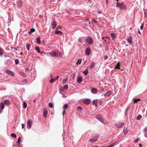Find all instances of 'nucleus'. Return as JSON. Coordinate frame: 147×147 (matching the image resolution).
Returning <instances> with one entry per match:
<instances>
[{
    "mask_svg": "<svg viewBox=\"0 0 147 147\" xmlns=\"http://www.w3.org/2000/svg\"><path fill=\"white\" fill-rule=\"evenodd\" d=\"M49 54L52 57H59L62 55V54L61 52H56L54 51L50 52Z\"/></svg>",
    "mask_w": 147,
    "mask_h": 147,
    "instance_id": "obj_1",
    "label": "nucleus"
},
{
    "mask_svg": "<svg viewBox=\"0 0 147 147\" xmlns=\"http://www.w3.org/2000/svg\"><path fill=\"white\" fill-rule=\"evenodd\" d=\"M116 6L117 7H119L121 9H123L126 10L127 9V7L124 4L122 3H119L117 2L116 3Z\"/></svg>",
    "mask_w": 147,
    "mask_h": 147,
    "instance_id": "obj_2",
    "label": "nucleus"
},
{
    "mask_svg": "<svg viewBox=\"0 0 147 147\" xmlns=\"http://www.w3.org/2000/svg\"><path fill=\"white\" fill-rule=\"evenodd\" d=\"M32 125V121L30 119H29L27 122V127L28 129H30Z\"/></svg>",
    "mask_w": 147,
    "mask_h": 147,
    "instance_id": "obj_3",
    "label": "nucleus"
},
{
    "mask_svg": "<svg viewBox=\"0 0 147 147\" xmlns=\"http://www.w3.org/2000/svg\"><path fill=\"white\" fill-rule=\"evenodd\" d=\"M87 42L90 45L93 43V40L92 38L90 36H88L86 39Z\"/></svg>",
    "mask_w": 147,
    "mask_h": 147,
    "instance_id": "obj_4",
    "label": "nucleus"
},
{
    "mask_svg": "<svg viewBox=\"0 0 147 147\" xmlns=\"http://www.w3.org/2000/svg\"><path fill=\"white\" fill-rule=\"evenodd\" d=\"M83 102L85 104L88 105L91 102V100L89 98H85L83 99Z\"/></svg>",
    "mask_w": 147,
    "mask_h": 147,
    "instance_id": "obj_5",
    "label": "nucleus"
},
{
    "mask_svg": "<svg viewBox=\"0 0 147 147\" xmlns=\"http://www.w3.org/2000/svg\"><path fill=\"white\" fill-rule=\"evenodd\" d=\"M85 53L87 55H89L91 52V50L89 47H87L85 50Z\"/></svg>",
    "mask_w": 147,
    "mask_h": 147,
    "instance_id": "obj_6",
    "label": "nucleus"
},
{
    "mask_svg": "<svg viewBox=\"0 0 147 147\" xmlns=\"http://www.w3.org/2000/svg\"><path fill=\"white\" fill-rule=\"evenodd\" d=\"M96 118L99 121L101 122L103 124H105V121L103 119L101 118L99 116H97L96 117Z\"/></svg>",
    "mask_w": 147,
    "mask_h": 147,
    "instance_id": "obj_7",
    "label": "nucleus"
},
{
    "mask_svg": "<svg viewBox=\"0 0 147 147\" xmlns=\"http://www.w3.org/2000/svg\"><path fill=\"white\" fill-rule=\"evenodd\" d=\"M98 99H96L92 101V105L96 107L98 106L97 103L98 102Z\"/></svg>",
    "mask_w": 147,
    "mask_h": 147,
    "instance_id": "obj_8",
    "label": "nucleus"
},
{
    "mask_svg": "<svg viewBox=\"0 0 147 147\" xmlns=\"http://www.w3.org/2000/svg\"><path fill=\"white\" fill-rule=\"evenodd\" d=\"M77 82L78 83H80L82 81V78L81 77L79 76L78 77L77 80H76Z\"/></svg>",
    "mask_w": 147,
    "mask_h": 147,
    "instance_id": "obj_9",
    "label": "nucleus"
},
{
    "mask_svg": "<svg viewBox=\"0 0 147 147\" xmlns=\"http://www.w3.org/2000/svg\"><path fill=\"white\" fill-rule=\"evenodd\" d=\"M48 114V111L44 109L43 111V116L44 118H46Z\"/></svg>",
    "mask_w": 147,
    "mask_h": 147,
    "instance_id": "obj_10",
    "label": "nucleus"
},
{
    "mask_svg": "<svg viewBox=\"0 0 147 147\" xmlns=\"http://www.w3.org/2000/svg\"><path fill=\"white\" fill-rule=\"evenodd\" d=\"M132 37L130 36L127 39V42H128V43L130 45H131L132 43Z\"/></svg>",
    "mask_w": 147,
    "mask_h": 147,
    "instance_id": "obj_11",
    "label": "nucleus"
},
{
    "mask_svg": "<svg viewBox=\"0 0 147 147\" xmlns=\"http://www.w3.org/2000/svg\"><path fill=\"white\" fill-rule=\"evenodd\" d=\"M124 124L123 123H118L115 124L116 126L118 128H120L123 127V125Z\"/></svg>",
    "mask_w": 147,
    "mask_h": 147,
    "instance_id": "obj_12",
    "label": "nucleus"
},
{
    "mask_svg": "<svg viewBox=\"0 0 147 147\" xmlns=\"http://www.w3.org/2000/svg\"><path fill=\"white\" fill-rule=\"evenodd\" d=\"M6 71L7 73L9 74H10L11 76H14V74L12 71L9 70H6Z\"/></svg>",
    "mask_w": 147,
    "mask_h": 147,
    "instance_id": "obj_13",
    "label": "nucleus"
},
{
    "mask_svg": "<svg viewBox=\"0 0 147 147\" xmlns=\"http://www.w3.org/2000/svg\"><path fill=\"white\" fill-rule=\"evenodd\" d=\"M91 92L92 93L96 94L98 92L97 89L96 88H91Z\"/></svg>",
    "mask_w": 147,
    "mask_h": 147,
    "instance_id": "obj_14",
    "label": "nucleus"
},
{
    "mask_svg": "<svg viewBox=\"0 0 147 147\" xmlns=\"http://www.w3.org/2000/svg\"><path fill=\"white\" fill-rule=\"evenodd\" d=\"M112 92L110 90H109L104 95L105 97L109 96L112 93Z\"/></svg>",
    "mask_w": 147,
    "mask_h": 147,
    "instance_id": "obj_15",
    "label": "nucleus"
},
{
    "mask_svg": "<svg viewBox=\"0 0 147 147\" xmlns=\"http://www.w3.org/2000/svg\"><path fill=\"white\" fill-rule=\"evenodd\" d=\"M35 31V30L34 28H31L30 30V31H29L28 32V33L29 34V35L31 34L32 32H34Z\"/></svg>",
    "mask_w": 147,
    "mask_h": 147,
    "instance_id": "obj_16",
    "label": "nucleus"
},
{
    "mask_svg": "<svg viewBox=\"0 0 147 147\" xmlns=\"http://www.w3.org/2000/svg\"><path fill=\"white\" fill-rule=\"evenodd\" d=\"M40 38H41L40 36H38L36 38V42L38 44H40V43L41 42V41L40 40Z\"/></svg>",
    "mask_w": 147,
    "mask_h": 147,
    "instance_id": "obj_17",
    "label": "nucleus"
},
{
    "mask_svg": "<svg viewBox=\"0 0 147 147\" xmlns=\"http://www.w3.org/2000/svg\"><path fill=\"white\" fill-rule=\"evenodd\" d=\"M4 104L7 105H9L10 103V101L9 99L5 100H4Z\"/></svg>",
    "mask_w": 147,
    "mask_h": 147,
    "instance_id": "obj_18",
    "label": "nucleus"
},
{
    "mask_svg": "<svg viewBox=\"0 0 147 147\" xmlns=\"http://www.w3.org/2000/svg\"><path fill=\"white\" fill-rule=\"evenodd\" d=\"M21 137H19L18 139V141L16 142V143L18 145H20V142L21 141Z\"/></svg>",
    "mask_w": 147,
    "mask_h": 147,
    "instance_id": "obj_19",
    "label": "nucleus"
},
{
    "mask_svg": "<svg viewBox=\"0 0 147 147\" xmlns=\"http://www.w3.org/2000/svg\"><path fill=\"white\" fill-rule=\"evenodd\" d=\"M66 131L65 129L64 128L63 129V132L62 134V136L63 137V140H64L65 137L64 136L66 135Z\"/></svg>",
    "mask_w": 147,
    "mask_h": 147,
    "instance_id": "obj_20",
    "label": "nucleus"
},
{
    "mask_svg": "<svg viewBox=\"0 0 147 147\" xmlns=\"http://www.w3.org/2000/svg\"><path fill=\"white\" fill-rule=\"evenodd\" d=\"M4 104L2 102H1L0 103V109L2 110H3L4 108Z\"/></svg>",
    "mask_w": 147,
    "mask_h": 147,
    "instance_id": "obj_21",
    "label": "nucleus"
},
{
    "mask_svg": "<svg viewBox=\"0 0 147 147\" xmlns=\"http://www.w3.org/2000/svg\"><path fill=\"white\" fill-rule=\"evenodd\" d=\"M55 34H58L59 35H61L62 34V32L60 30H56L54 32Z\"/></svg>",
    "mask_w": 147,
    "mask_h": 147,
    "instance_id": "obj_22",
    "label": "nucleus"
},
{
    "mask_svg": "<svg viewBox=\"0 0 147 147\" xmlns=\"http://www.w3.org/2000/svg\"><path fill=\"white\" fill-rule=\"evenodd\" d=\"M95 64V63L94 62L91 63V64L90 66V69H92L94 67Z\"/></svg>",
    "mask_w": 147,
    "mask_h": 147,
    "instance_id": "obj_23",
    "label": "nucleus"
},
{
    "mask_svg": "<svg viewBox=\"0 0 147 147\" xmlns=\"http://www.w3.org/2000/svg\"><path fill=\"white\" fill-rule=\"evenodd\" d=\"M35 49L37 51V53H40V51L39 47L38 46H36L35 47Z\"/></svg>",
    "mask_w": 147,
    "mask_h": 147,
    "instance_id": "obj_24",
    "label": "nucleus"
},
{
    "mask_svg": "<svg viewBox=\"0 0 147 147\" xmlns=\"http://www.w3.org/2000/svg\"><path fill=\"white\" fill-rule=\"evenodd\" d=\"M53 27L52 28L53 29H55L57 26V24H56V22L55 20H53Z\"/></svg>",
    "mask_w": 147,
    "mask_h": 147,
    "instance_id": "obj_25",
    "label": "nucleus"
},
{
    "mask_svg": "<svg viewBox=\"0 0 147 147\" xmlns=\"http://www.w3.org/2000/svg\"><path fill=\"white\" fill-rule=\"evenodd\" d=\"M115 69H121L119 63H118L117 64L115 67Z\"/></svg>",
    "mask_w": 147,
    "mask_h": 147,
    "instance_id": "obj_26",
    "label": "nucleus"
},
{
    "mask_svg": "<svg viewBox=\"0 0 147 147\" xmlns=\"http://www.w3.org/2000/svg\"><path fill=\"white\" fill-rule=\"evenodd\" d=\"M97 139H90L89 140V141L90 142H96Z\"/></svg>",
    "mask_w": 147,
    "mask_h": 147,
    "instance_id": "obj_27",
    "label": "nucleus"
},
{
    "mask_svg": "<svg viewBox=\"0 0 147 147\" xmlns=\"http://www.w3.org/2000/svg\"><path fill=\"white\" fill-rule=\"evenodd\" d=\"M133 100L134 101V103L137 102L138 101L140 100L141 99L140 98H134L133 99Z\"/></svg>",
    "mask_w": 147,
    "mask_h": 147,
    "instance_id": "obj_28",
    "label": "nucleus"
},
{
    "mask_svg": "<svg viewBox=\"0 0 147 147\" xmlns=\"http://www.w3.org/2000/svg\"><path fill=\"white\" fill-rule=\"evenodd\" d=\"M68 107V105L67 104H65L63 106V110H66L67 108Z\"/></svg>",
    "mask_w": 147,
    "mask_h": 147,
    "instance_id": "obj_29",
    "label": "nucleus"
},
{
    "mask_svg": "<svg viewBox=\"0 0 147 147\" xmlns=\"http://www.w3.org/2000/svg\"><path fill=\"white\" fill-rule=\"evenodd\" d=\"M128 131V130L127 129V127L125 128V127H124L123 130V132L125 134H126L127 133Z\"/></svg>",
    "mask_w": 147,
    "mask_h": 147,
    "instance_id": "obj_30",
    "label": "nucleus"
},
{
    "mask_svg": "<svg viewBox=\"0 0 147 147\" xmlns=\"http://www.w3.org/2000/svg\"><path fill=\"white\" fill-rule=\"evenodd\" d=\"M84 38L80 37L78 39V41L80 43H82L83 42Z\"/></svg>",
    "mask_w": 147,
    "mask_h": 147,
    "instance_id": "obj_31",
    "label": "nucleus"
},
{
    "mask_svg": "<svg viewBox=\"0 0 147 147\" xmlns=\"http://www.w3.org/2000/svg\"><path fill=\"white\" fill-rule=\"evenodd\" d=\"M82 62V59H78L77 61V62H76V64L77 65H78L79 64H80Z\"/></svg>",
    "mask_w": 147,
    "mask_h": 147,
    "instance_id": "obj_32",
    "label": "nucleus"
},
{
    "mask_svg": "<svg viewBox=\"0 0 147 147\" xmlns=\"http://www.w3.org/2000/svg\"><path fill=\"white\" fill-rule=\"evenodd\" d=\"M88 69L87 68L83 72V74L85 75H87L88 74Z\"/></svg>",
    "mask_w": 147,
    "mask_h": 147,
    "instance_id": "obj_33",
    "label": "nucleus"
},
{
    "mask_svg": "<svg viewBox=\"0 0 147 147\" xmlns=\"http://www.w3.org/2000/svg\"><path fill=\"white\" fill-rule=\"evenodd\" d=\"M110 35L113 39H114L116 38L115 34L113 33H111Z\"/></svg>",
    "mask_w": 147,
    "mask_h": 147,
    "instance_id": "obj_34",
    "label": "nucleus"
},
{
    "mask_svg": "<svg viewBox=\"0 0 147 147\" xmlns=\"http://www.w3.org/2000/svg\"><path fill=\"white\" fill-rule=\"evenodd\" d=\"M26 47L27 49L29 51L30 47V44H27L26 45Z\"/></svg>",
    "mask_w": 147,
    "mask_h": 147,
    "instance_id": "obj_35",
    "label": "nucleus"
},
{
    "mask_svg": "<svg viewBox=\"0 0 147 147\" xmlns=\"http://www.w3.org/2000/svg\"><path fill=\"white\" fill-rule=\"evenodd\" d=\"M3 49L1 48H0V56H1L3 54Z\"/></svg>",
    "mask_w": 147,
    "mask_h": 147,
    "instance_id": "obj_36",
    "label": "nucleus"
},
{
    "mask_svg": "<svg viewBox=\"0 0 147 147\" xmlns=\"http://www.w3.org/2000/svg\"><path fill=\"white\" fill-rule=\"evenodd\" d=\"M19 74L20 75L22 76L23 77H25L26 76V74L23 72H20Z\"/></svg>",
    "mask_w": 147,
    "mask_h": 147,
    "instance_id": "obj_37",
    "label": "nucleus"
},
{
    "mask_svg": "<svg viewBox=\"0 0 147 147\" xmlns=\"http://www.w3.org/2000/svg\"><path fill=\"white\" fill-rule=\"evenodd\" d=\"M27 106V104L25 102H23V108L24 109H25L26 108Z\"/></svg>",
    "mask_w": 147,
    "mask_h": 147,
    "instance_id": "obj_38",
    "label": "nucleus"
},
{
    "mask_svg": "<svg viewBox=\"0 0 147 147\" xmlns=\"http://www.w3.org/2000/svg\"><path fill=\"white\" fill-rule=\"evenodd\" d=\"M11 137L14 138H16V134L14 133H11Z\"/></svg>",
    "mask_w": 147,
    "mask_h": 147,
    "instance_id": "obj_39",
    "label": "nucleus"
},
{
    "mask_svg": "<svg viewBox=\"0 0 147 147\" xmlns=\"http://www.w3.org/2000/svg\"><path fill=\"white\" fill-rule=\"evenodd\" d=\"M63 90H67L68 89V86L67 85H64L63 86Z\"/></svg>",
    "mask_w": 147,
    "mask_h": 147,
    "instance_id": "obj_40",
    "label": "nucleus"
},
{
    "mask_svg": "<svg viewBox=\"0 0 147 147\" xmlns=\"http://www.w3.org/2000/svg\"><path fill=\"white\" fill-rule=\"evenodd\" d=\"M142 117V116L140 115H138L136 117V119L138 120H139Z\"/></svg>",
    "mask_w": 147,
    "mask_h": 147,
    "instance_id": "obj_41",
    "label": "nucleus"
},
{
    "mask_svg": "<svg viewBox=\"0 0 147 147\" xmlns=\"http://www.w3.org/2000/svg\"><path fill=\"white\" fill-rule=\"evenodd\" d=\"M49 106L50 108H52L53 107V105L52 102H50L49 103Z\"/></svg>",
    "mask_w": 147,
    "mask_h": 147,
    "instance_id": "obj_42",
    "label": "nucleus"
},
{
    "mask_svg": "<svg viewBox=\"0 0 147 147\" xmlns=\"http://www.w3.org/2000/svg\"><path fill=\"white\" fill-rule=\"evenodd\" d=\"M105 47L106 48L105 51L106 52H108L109 51V47L108 45H107L105 46Z\"/></svg>",
    "mask_w": 147,
    "mask_h": 147,
    "instance_id": "obj_43",
    "label": "nucleus"
},
{
    "mask_svg": "<svg viewBox=\"0 0 147 147\" xmlns=\"http://www.w3.org/2000/svg\"><path fill=\"white\" fill-rule=\"evenodd\" d=\"M77 109L78 111H80L82 109V107L79 106L77 107Z\"/></svg>",
    "mask_w": 147,
    "mask_h": 147,
    "instance_id": "obj_44",
    "label": "nucleus"
},
{
    "mask_svg": "<svg viewBox=\"0 0 147 147\" xmlns=\"http://www.w3.org/2000/svg\"><path fill=\"white\" fill-rule=\"evenodd\" d=\"M22 1H21V2H20V3H19V4H18V5H17L18 7H20L22 5Z\"/></svg>",
    "mask_w": 147,
    "mask_h": 147,
    "instance_id": "obj_45",
    "label": "nucleus"
},
{
    "mask_svg": "<svg viewBox=\"0 0 147 147\" xmlns=\"http://www.w3.org/2000/svg\"><path fill=\"white\" fill-rule=\"evenodd\" d=\"M14 61L15 63V64L16 65H17L18 64V63H19V61L18 59H15Z\"/></svg>",
    "mask_w": 147,
    "mask_h": 147,
    "instance_id": "obj_46",
    "label": "nucleus"
},
{
    "mask_svg": "<svg viewBox=\"0 0 147 147\" xmlns=\"http://www.w3.org/2000/svg\"><path fill=\"white\" fill-rule=\"evenodd\" d=\"M54 82V79L52 78L50 80V82L51 83H52Z\"/></svg>",
    "mask_w": 147,
    "mask_h": 147,
    "instance_id": "obj_47",
    "label": "nucleus"
},
{
    "mask_svg": "<svg viewBox=\"0 0 147 147\" xmlns=\"http://www.w3.org/2000/svg\"><path fill=\"white\" fill-rule=\"evenodd\" d=\"M10 61V60L9 59H7L6 61L5 62V64L6 65H8L9 63L8 62Z\"/></svg>",
    "mask_w": 147,
    "mask_h": 147,
    "instance_id": "obj_48",
    "label": "nucleus"
},
{
    "mask_svg": "<svg viewBox=\"0 0 147 147\" xmlns=\"http://www.w3.org/2000/svg\"><path fill=\"white\" fill-rule=\"evenodd\" d=\"M144 133H147V127L144 128Z\"/></svg>",
    "mask_w": 147,
    "mask_h": 147,
    "instance_id": "obj_49",
    "label": "nucleus"
},
{
    "mask_svg": "<svg viewBox=\"0 0 147 147\" xmlns=\"http://www.w3.org/2000/svg\"><path fill=\"white\" fill-rule=\"evenodd\" d=\"M129 106H128L126 108L125 110V114H126L127 111H128V109L129 108Z\"/></svg>",
    "mask_w": 147,
    "mask_h": 147,
    "instance_id": "obj_50",
    "label": "nucleus"
},
{
    "mask_svg": "<svg viewBox=\"0 0 147 147\" xmlns=\"http://www.w3.org/2000/svg\"><path fill=\"white\" fill-rule=\"evenodd\" d=\"M93 22H94L95 24H96L98 23L97 21H96L95 19H93L92 21Z\"/></svg>",
    "mask_w": 147,
    "mask_h": 147,
    "instance_id": "obj_51",
    "label": "nucleus"
},
{
    "mask_svg": "<svg viewBox=\"0 0 147 147\" xmlns=\"http://www.w3.org/2000/svg\"><path fill=\"white\" fill-rule=\"evenodd\" d=\"M67 80V78H66L65 79H64L63 80V83H65L66 81Z\"/></svg>",
    "mask_w": 147,
    "mask_h": 147,
    "instance_id": "obj_52",
    "label": "nucleus"
},
{
    "mask_svg": "<svg viewBox=\"0 0 147 147\" xmlns=\"http://www.w3.org/2000/svg\"><path fill=\"white\" fill-rule=\"evenodd\" d=\"M99 104L100 105H101L102 103V101H101V100H98V102Z\"/></svg>",
    "mask_w": 147,
    "mask_h": 147,
    "instance_id": "obj_53",
    "label": "nucleus"
},
{
    "mask_svg": "<svg viewBox=\"0 0 147 147\" xmlns=\"http://www.w3.org/2000/svg\"><path fill=\"white\" fill-rule=\"evenodd\" d=\"M22 1V0H20L17 1L16 3H17V5H18V4H19V3H20V2H21V1Z\"/></svg>",
    "mask_w": 147,
    "mask_h": 147,
    "instance_id": "obj_54",
    "label": "nucleus"
},
{
    "mask_svg": "<svg viewBox=\"0 0 147 147\" xmlns=\"http://www.w3.org/2000/svg\"><path fill=\"white\" fill-rule=\"evenodd\" d=\"M66 110H63V113H62V114H63V115L64 116V115L66 113Z\"/></svg>",
    "mask_w": 147,
    "mask_h": 147,
    "instance_id": "obj_55",
    "label": "nucleus"
},
{
    "mask_svg": "<svg viewBox=\"0 0 147 147\" xmlns=\"http://www.w3.org/2000/svg\"><path fill=\"white\" fill-rule=\"evenodd\" d=\"M104 58L105 60L107 59L108 58V56L107 55H105L104 57Z\"/></svg>",
    "mask_w": 147,
    "mask_h": 147,
    "instance_id": "obj_56",
    "label": "nucleus"
},
{
    "mask_svg": "<svg viewBox=\"0 0 147 147\" xmlns=\"http://www.w3.org/2000/svg\"><path fill=\"white\" fill-rule=\"evenodd\" d=\"M139 140V139L138 138H137L135 140V143H136Z\"/></svg>",
    "mask_w": 147,
    "mask_h": 147,
    "instance_id": "obj_57",
    "label": "nucleus"
},
{
    "mask_svg": "<svg viewBox=\"0 0 147 147\" xmlns=\"http://www.w3.org/2000/svg\"><path fill=\"white\" fill-rule=\"evenodd\" d=\"M25 125L24 123H22V129H23L25 127Z\"/></svg>",
    "mask_w": 147,
    "mask_h": 147,
    "instance_id": "obj_58",
    "label": "nucleus"
},
{
    "mask_svg": "<svg viewBox=\"0 0 147 147\" xmlns=\"http://www.w3.org/2000/svg\"><path fill=\"white\" fill-rule=\"evenodd\" d=\"M144 27V25L143 24H142V25L141 26L140 28L141 30H142Z\"/></svg>",
    "mask_w": 147,
    "mask_h": 147,
    "instance_id": "obj_59",
    "label": "nucleus"
},
{
    "mask_svg": "<svg viewBox=\"0 0 147 147\" xmlns=\"http://www.w3.org/2000/svg\"><path fill=\"white\" fill-rule=\"evenodd\" d=\"M41 55H44L45 54V53L44 52H42L41 53L40 52Z\"/></svg>",
    "mask_w": 147,
    "mask_h": 147,
    "instance_id": "obj_60",
    "label": "nucleus"
},
{
    "mask_svg": "<svg viewBox=\"0 0 147 147\" xmlns=\"http://www.w3.org/2000/svg\"><path fill=\"white\" fill-rule=\"evenodd\" d=\"M144 136L146 137L147 138V133H144Z\"/></svg>",
    "mask_w": 147,
    "mask_h": 147,
    "instance_id": "obj_61",
    "label": "nucleus"
},
{
    "mask_svg": "<svg viewBox=\"0 0 147 147\" xmlns=\"http://www.w3.org/2000/svg\"><path fill=\"white\" fill-rule=\"evenodd\" d=\"M59 78V76H57L56 77V79L57 80L58 79V78Z\"/></svg>",
    "mask_w": 147,
    "mask_h": 147,
    "instance_id": "obj_62",
    "label": "nucleus"
},
{
    "mask_svg": "<svg viewBox=\"0 0 147 147\" xmlns=\"http://www.w3.org/2000/svg\"><path fill=\"white\" fill-rule=\"evenodd\" d=\"M108 3V0H106V4H107Z\"/></svg>",
    "mask_w": 147,
    "mask_h": 147,
    "instance_id": "obj_63",
    "label": "nucleus"
},
{
    "mask_svg": "<svg viewBox=\"0 0 147 147\" xmlns=\"http://www.w3.org/2000/svg\"><path fill=\"white\" fill-rule=\"evenodd\" d=\"M27 81H28V80L26 79H24V81L25 82H27Z\"/></svg>",
    "mask_w": 147,
    "mask_h": 147,
    "instance_id": "obj_64",
    "label": "nucleus"
}]
</instances>
